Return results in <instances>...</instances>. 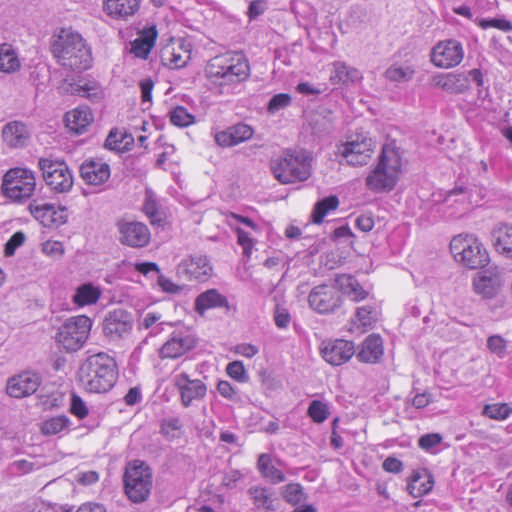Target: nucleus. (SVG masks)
I'll return each instance as SVG.
<instances>
[{"instance_id": "45", "label": "nucleus", "mask_w": 512, "mask_h": 512, "mask_svg": "<svg viewBox=\"0 0 512 512\" xmlns=\"http://www.w3.org/2000/svg\"><path fill=\"white\" fill-rule=\"evenodd\" d=\"M170 121L178 127H188L195 122V117L183 106L175 107L170 113Z\"/></svg>"}, {"instance_id": "29", "label": "nucleus", "mask_w": 512, "mask_h": 512, "mask_svg": "<svg viewBox=\"0 0 512 512\" xmlns=\"http://www.w3.org/2000/svg\"><path fill=\"white\" fill-rule=\"evenodd\" d=\"M140 7L139 0H104L103 10L113 19L127 20Z\"/></svg>"}, {"instance_id": "17", "label": "nucleus", "mask_w": 512, "mask_h": 512, "mask_svg": "<svg viewBox=\"0 0 512 512\" xmlns=\"http://www.w3.org/2000/svg\"><path fill=\"white\" fill-rule=\"evenodd\" d=\"M177 271L188 280L205 282L211 277L213 268L207 256L195 254L182 260L178 265Z\"/></svg>"}, {"instance_id": "13", "label": "nucleus", "mask_w": 512, "mask_h": 512, "mask_svg": "<svg viewBox=\"0 0 512 512\" xmlns=\"http://www.w3.org/2000/svg\"><path fill=\"white\" fill-rule=\"evenodd\" d=\"M133 324V316L130 312L122 308L114 309L104 318L102 332L108 342L119 343L131 335Z\"/></svg>"}, {"instance_id": "56", "label": "nucleus", "mask_w": 512, "mask_h": 512, "mask_svg": "<svg viewBox=\"0 0 512 512\" xmlns=\"http://www.w3.org/2000/svg\"><path fill=\"white\" fill-rule=\"evenodd\" d=\"M372 313L373 308L371 306H362L357 308L356 318L358 323L364 327L370 326L374 322Z\"/></svg>"}, {"instance_id": "54", "label": "nucleus", "mask_w": 512, "mask_h": 512, "mask_svg": "<svg viewBox=\"0 0 512 512\" xmlns=\"http://www.w3.org/2000/svg\"><path fill=\"white\" fill-rule=\"evenodd\" d=\"M442 441V436L438 433L425 434L419 438L418 445L425 451H430Z\"/></svg>"}, {"instance_id": "24", "label": "nucleus", "mask_w": 512, "mask_h": 512, "mask_svg": "<svg viewBox=\"0 0 512 512\" xmlns=\"http://www.w3.org/2000/svg\"><path fill=\"white\" fill-rule=\"evenodd\" d=\"M356 358L363 363L375 364L380 361L384 354L383 341L380 335L371 334L362 342Z\"/></svg>"}, {"instance_id": "42", "label": "nucleus", "mask_w": 512, "mask_h": 512, "mask_svg": "<svg viewBox=\"0 0 512 512\" xmlns=\"http://www.w3.org/2000/svg\"><path fill=\"white\" fill-rule=\"evenodd\" d=\"M414 74V69L409 65H392L385 71L386 79L397 83L410 81Z\"/></svg>"}, {"instance_id": "15", "label": "nucleus", "mask_w": 512, "mask_h": 512, "mask_svg": "<svg viewBox=\"0 0 512 512\" xmlns=\"http://www.w3.org/2000/svg\"><path fill=\"white\" fill-rule=\"evenodd\" d=\"M463 58V46L455 39L440 41L431 51V62L439 68L455 67L462 62Z\"/></svg>"}, {"instance_id": "64", "label": "nucleus", "mask_w": 512, "mask_h": 512, "mask_svg": "<svg viewBox=\"0 0 512 512\" xmlns=\"http://www.w3.org/2000/svg\"><path fill=\"white\" fill-rule=\"evenodd\" d=\"M217 391L221 396L227 399H233L236 394L234 387L225 380H221L217 384Z\"/></svg>"}, {"instance_id": "2", "label": "nucleus", "mask_w": 512, "mask_h": 512, "mask_svg": "<svg viewBox=\"0 0 512 512\" xmlns=\"http://www.w3.org/2000/svg\"><path fill=\"white\" fill-rule=\"evenodd\" d=\"M205 74L212 88L220 94H230L236 85L248 79L250 65L242 53H225L209 60Z\"/></svg>"}, {"instance_id": "57", "label": "nucleus", "mask_w": 512, "mask_h": 512, "mask_svg": "<svg viewBox=\"0 0 512 512\" xmlns=\"http://www.w3.org/2000/svg\"><path fill=\"white\" fill-rule=\"evenodd\" d=\"M235 231L237 233L238 244L243 248L244 254L249 256L254 245V240L241 228H236Z\"/></svg>"}, {"instance_id": "16", "label": "nucleus", "mask_w": 512, "mask_h": 512, "mask_svg": "<svg viewBox=\"0 0 512 512\" xmlns=\"http://www.w3.org/2000/svg\"><path fill=\"white\" fill-rule=\"evenodd\" d=\"M196 338L187 331H175L162 345L159 356L162 359H176L196 346Z\"/></svg>"}, {"instance_id": "47", "label": "nucleus", "mask_w": 512, "mask_h": 512, "mask_svg": "<svg viewBox=\"0 0 512 512\" xmlns=\"http://www.w3.org/2000/svg\"><path fill=\"white\" fill-rule=\"evenodd\" d=\"M292 98L287 93H279L274 95L268 102L267 112L271 115L287 108L291 105Z\"/></svg>"}, {"instance_id": "38", "label": "nucleus", "mask_w": 512, "mask_h": 512, "mask_svg": "<svg viewBox=\"0 0 512 512\" xmlns=\"http://www.w3.org/2000/svg\"><path fill=\"white\" fill-rule=\"evenodd\" d=\"M143 212L150 219V222L153 225H160L163 221L162 213L159 211V203L156 194L149 188L145 191Z\"/></svg>"}, {"instance_id": "8", "label": "nucleus", "mask_w": 512, "mask_h": 512, "mask_svg": "<svg viewBox=\"0 0 512 512\" xmlns=\"http://www.w3.org/2000/svg\"><path fill=\"white\" fill-rule=\"evenodd\" d=\"M454 259L469 269L482 268L489 262V255L483 244L474 235L459 234L450 241Z\"/></svg>"}, {"instance_id": "30", "label": "nucleus", "mask_w": 512, "mask_h": 512, "mask_svg": "<svg viewBox=\"0 0 512 512\" xmlns=\"http://www.w3.org/2000/svg\"><path fill=\"white\" fill-rule=\"evenodd\" d=\"M158 32L156 26L140 31L139 36L131 43V53L141 59H147L155 45Z\"/></svg>"}, {"instance_id": "10", "label": "nucleus", "mask_w": 512, "mask_h": 512, "mask_svg": "<svg viewBox=\"0 0 512 512\" xmlns=\"http://www.w3.org/2000/svg\"><path fill=\"white\" fill-rule=\"evenodd\" d=\"M35 176L31 170L25 168H12L7 171L2 181L4 195L14 202L29 199L35 190Z\"/></svg>"}, {"instance_id": "51", "label": "nucleus", "mask_w": 512, "mask_h": 512, "mask_svg": "<svg viewBox=\"0 0 512 512\" xmlns=\"http://www.w3.org/2000/svg\"><path fill=\"white\" fill-rule=\"evenodd\" d=\"M25 239L26 236L22 231L15 232L5 244L4 255L6 257L13 256L16 249L23 245Z\"/></svg>"}, {"instance_id": "27", "label": "nucleus", "mask_w": 512, "mask_h": 512, "mask_svg": "<svg viewBox=\"0 0 512 512\" xmlns=\"http://www.w3.org/2000/svg\"><path fill=\"white\" fill-rule=\"evenodd\" d=\"M28 208L32 216L44 226L59 225L66 222V220L58 214L53 204L33 200Z\"/></svg>"}, {"instance_id": "32", "label": "nucleus", "mask_w": 512, "mask_h": 512, "mask_svg": "<svg viewBox=\"0 0 512 512\" xmlns=\"http://www.w3.org/2000/svg\"><path fill=\"white\" fill-rule=\"evenodd\" d=\"M492 241L497 252L512 259V225H501L492 231Z\"/></svg>"}, {"instance_id": "20", "label": "nucleus", "mask_w": 512, "mask_h": 512, "mask_svg": "<svg viewBox=\"0 0 512 512\" xmlns=\"http://www.w3.org/2000/svg\"><path fill=\"white\" fill-rule=\"evenodd\" d=\"M40 384L41 377L38 374L24 372L8 380L6 391L11 397L23 398L35 393Z\"/></svg>"}, {"instance_id": "36", "label": "nucleus", "mask_w": 512, "mask_h": 512, "mask_svg": "<svg viewBox=\"0 0 512 512\" xmlns=\"http://www.w3.org/2000/svg\"><path fill=\"white\" fill-rule=\"evenodd\" d=\"M258 469L263 477L269 479L272 483H280L285 480V475L271 463L269 454H261L257 462Z\"/></svg>"}, {"instance_id": "41", "label": "nucleus", "mask_w": 512, "mask_h": 512, "mask_svg": "<svg viewBox=\"0 0 512 512\" xmlns=\"http://www.w3.org/2000/svg\"><path fill=\"white\" fill-rule=\"evenodd\" d=\"M70 424L71 421L66 415H59L44 421L41 426V431L44 435H56L67 430Z\"/></svg>"}, {"instance_id": "50", "label": "nucleus", "mask_w": 512, "mask_h": 512, "mask_svg": "<svg viewBox=\"0 0 512 512\" xmlns=\"http://www.w3.org/2000/svg\"><path fill=\"white\" fill-rule=\"evenodd\" d=\"M478 24L483 29L495 28L503 32L512 30V23L504 18L480 19Z\"/></svg>"}, {"instance_id": "26", "label": "nucleus", "mask_w": 512, "mask_h": 512, "mask_svg": "<svg viewBox=\"0 0 512 512\" xmlns=\"http://www.w3.org/2000/svg\"><path fill=\"white\" fill-rule=\"evenodd\" d=\"M432 85L451 94H460L469 88V78L464 74H439L432 78Z\"/></svg>"}, {"instance_id": "6", "label": "nucleus", "mask_w": 512, "mask_h": 512, "mask_svg": "<svg viewBox=\"0 0 512 512\" xmlns=\"http://www.w3.org/2000/svg\"><path fill=\"white\" fill-rule=\"evenodd\" d=\"M311 162L307 151L286 149L271 161V170L282 184L303 182L311 176Z\"/></svg>"}, {"instance_id": "61", "label": "nucleus", "mask_w": 512, "mask_h": 512, "mask_svg": "<svg viewBox=\"0 0 512 512\" xmlns=\"http://www.w3.org/2000/svg\"><path fill=\"white\" fill-rule=\"evenodd\" d=\"M383 469L389 473H399L403 470V463L395 457H387L383 464Z\"/></svg>"}, {"instance_id": "23", "label": "nucleus", "mask_w": 512, "mask_h": 512, "mask_svg": "<svg viewBox=\"0 0 512 512\" xmlns=\"http://www.w3.org/2000/svg\"><path fill=\"white\" fill-rule=\"evenodd\" d=\"M1 136L6 146L23 148L28 145L31 133L25 123L14 120L3 126Z\"/></svg>"}, {"instance_id": "46", "label": "nucleus", "mask_w": 512, "mask_h": 512, "mask_svg": "<svg viewBox=\"0 0 512 512\" xmlns=\"http://www.w3.org/2000/svg\"><path fill=\"white\" fill-rule=\"evenodd\" d=\"M307 414L315 423H323L329 416V407L320 400H313L309 404Z\"/></svg>"}, {"instance_id": "3", "label": "nucleus", "mask_w": 512, "mask_h": 512, "mask_svg": "<svg viewBox=\"0 0 512 512\" xmlns=\"http://www.w3.org/2000/svg\"><path fill=\"white\" fill-rule=\"evenodd\" d=\"M51 52L57 63L71 71L81 72L92 65V53L82 35L72 28H61L53 36Z\"/></svg>"}, {"instance_id": "44", "label": "nucleus", "mask_w": 512, "mask_h": 512, "mask_svg": "<svg viewBox=\"0 0 512 512\" xmlns=\"http://www.w3.org/2000/svg\"><path fill=\"white\" fill-rule=\"evenodd\" d=\"M512 413V407L507 403H494L484 406L482 414L490 419L505 420Z\"/></svg>"}, {"instance_id": "33", "label": "nucleus", "mask_w": 512, "mask_h": 512, "mask_svg": "<svg viewBox=\"0 0 512 512\" xmlns=\"http://www.w3.org/2000/svg\"><path fill=\"white\" fill-rule=\"evenodd\" d=\"M330 74L332 84H348L354 83L361 79V73L358 69L348 66L345 62L335 61Z\"/></svg>"}, {"instance_id": "43", "label": "nucleus", "mask_w": 512, "mask_h": 512, "mask_svg": "<svg viewBox=\"0 0 512 512\" xmlns=\"http://www.w3.org/2000/svg\"><path fill=\"white\" fill-rule=\"evenodd\" d=\"M75 92L91 102H99L103 98L101 86L96 81H86L77 85Z\"/></svg>"}, {"instance_id": "5", "label": "nucleus", "mask_w": 512, "mask_h": 512, "mask_svg": "<svg viewBox=\"0 0 512 512\" xmlns=\"http://www.w3.org/2000/svg\"><path fill=\"white\" fill-rule=\"evenodd\" d=\"M401 167L399 152L390 145L383 146L377 165L365 178L367 189L374 193L392 191L397 184Z\"/></svg>"}, {"instance_id": "48", "label": "nucleus", "mask_w": 512, "mask_h": 512, "mask_svg": "<svg viewBox=\"0 0 512 512\" xmlns=\"http://www.w3.org/2000/svg\"><path fill=\"white\" fill-rule=\"evenodd\" d=\"M283 497L291 505H297L305 499L303 488L298 483H290L285 486Z\"/></svg>"}, {"instance_id": "39", "label": "nucleus", "mask_w": 512, "mask_h": 512, "mask_svg": "<svg viewBox=\"0 0 512 512\" xmlns=\"http://www.w3.org/2000/svg\"><path fill=\"white\" fill-rule=\"evenodd\" d=\"M99 297L100 291L89 283L84 284L77 289L75 295L73 296V301L78 306H85L96 303Z\"/></svg>"}, {"instance_id": "31", "label": "nucleus", "mask_w": 512, "mask_h": 512, "mask_svg": "<svg viewBox=\"0 0 512 512\" xmlns=\"http://www.w3.org/2000/svg\"><path fill=\"white\" fill-rule=\"evenodd\" d=\"M434 486V479L432 474L426 470H416L409 478L407 490L409 494L418 498L425 494H428Z\"/></svg>"}, {"instance_id": "28", "label": "nucleus", "mask_w": 512, "mask_h": 512, "mask_svg": "<svg viewBox=\"0 0 512 512\" xmlns=\"http://www.w3.org/2000/svg\"><path fill=\"white\" fill-rule=\"evenodd\" d=\"M93 114L88 106L77 107L65 114L66 127L75 134H83L93 122Z\"/></svg>"}, {"instance_id": "21", "label": "nucleus", "mask_w": 512, "mask_h": 512, "mask_svg": "<svg viewBox=\"0 0 512 512\" xmlns=\"http://www.w3.org/2000/svg\"><path fill=\"white\" fill-rule=\"evenodd\" d=\"M110 174V166L101 158L86 159L80 166V176L88 185H102Z\"/></svg>"}, {"instance_id": "53", "label": "nucleus", "mask_w": 512, "mask_h": 512, "mask_svg": "<svg viewBox=\"0 0 512 512\" xmlns=\"http://www.w3.org/2000/svg\"><path fill=\"white\" fill-rule=\"evenodd\" d=\"M226 372L231 378L239 382H244L247 379L244 365L240 361H233L229 363L227 365Z\"/></svg>"}, {"instance_id": "18", "label": "nucleus", "mask_w": 512, "mask_h": 512, "mask_svg": "<svg viewBox=\"0 0 512 512\" xmlns=\"http://www.w3.org/2000/svg\"><path fill=\"white\" fill-rule=\"evenodd\" d=\"M118 230L120 233L119 240L124 245L142 248L150 242V231L142 222H121L118 224Z\"/></svg>"}, {"instance_id": "14", "label": "nucleus", "mask_w": 512, "mask_h": 512, "mask_svg": "<svg viewBox=\"0 0 512 512\" xmlns=\"http://www.w3.org/2000/svg\"><path fill=\"white\" fill-rule=\"evenodd\" d=\"M172 382L179 393L181 405L185 408L203 400L207 394V385L200 379H191L186 372L174 375Z\"/></svg>"}, {"instance_id": "62", "label": "nucleus", "mask_w": 512, "mask_h": 512, "mask_svg": "<svg viewBox=\"0 0 512 512\" xmlns=\"http://www.w3.org/2000/svg\"><path fill=\"white\" fill-rule=\"evenodd\" d=\"M153 87H154V82L152 81L151 78L143 79L140 82L141 97H142L143 102L151 101Z\"/></svg>"}, {"instance_id": "25", "label": "nucleus", "mask_w": 512, "mask_h": 512, "mask_svg": "<svg viewBox=\"0 0 512 512\" xmlns=\"http://www.w3.org/2000/svg\"><path fill=\"white\" fill-rule=\"evenodd\" d=\"M214 308H225L227 311L231 308L227 297L217 289H208L196 297L194 309L199 315L202 316L207 310Z\"/></svg>"}, {"instance_id": "9", "label": "nucleus", "mask_w": 512, "mask_h": 512, "mask_svg": "<svg viewBox=\"0 0 512 512\" xmlns=\"http://www.w3.org/2000/svg\"><path fill=\"white\" fill-rule=\"evenodd\" d=\"M91 327L92 320L85 315L70 317L58 328L55 340L66 352H76L86 343Z\"/></svg>"}, {"instance_id": "4", "label": "nucleus", "mask_w": 512, "mask_h": 512, "mask_svg": "<svg viewBox=\"0 0 512 512\" xmlns=\"http://www.w3.org/2000/svg\"><path fill=\"white\" fill-rule=\"evenodd\" d=\"M80 381L84 388L93 393H106L118 379L115 359L105 352L89 356L80 366Z\"/></svg>"}, {"instance_id": "22", "label": "nucleus", "mask_w": 512, "mask_h": 512, "mask_svg": "<svg viewBox=\"0 0 512 512\" xmlns=\"http://www.w3.org/2000/svg\"><path fill=\"white\" fill-rule=\"evenodd\" d=\"M254 129L245 123H237L215 134V141L221 147H232L252 138Z\"/></svg>"}, {"instance_id": "63", "label": "nucleus", "mask_w": 512, "mask_h": 512, "mask_svg": "<svg viewBox=\"0 0 512 512\" xmlns=\"http://www.w3.org/2000/svg\"><path fill=\"white\" fill-rule=\"evenodd\" d=\"M356 226L363 232H369L374 227L372 216L362 214L356 218Z\"/></svg>"}, {"instance_id": "1", "label": "nucleus", "mask_w": 512, "mask_h": 512, "mask_svg": "<svg viewBox=\"0 0 512 512\" xmlns=\"http://www.w3.org/2000/svg\"><path fill=\"white\" fill-rule=\"evenodd\" d=\"M339 292L351 297L355 302L368 297V292L354 276L339 274L334 279V286L321 284L311 290L308 296L309 305L320 314L333 313L342 305V297Z\"/></svg>"}, {"instance_id": "19", "label": "nucleus", "mask_w": 512, "mask_h": 512, "mask_svg": "<svg viewBox=\"0 0 512 512\" xmlns=\"http://www.w3.org/2000/svg\"><path fill=\"white\" fill-rule=\"evenodd\" d=\"M321 354L326 362L333 366H339L351 359L355 354V347L351 341L336 339L323 342Z\"/></svg>"}, {"instance_id": "60", "label": "nucleus", "mask_w": 512, "mask_h": 512, "mask_svg": "<svg viewBox=\"0 0 512 512\" xmlns=\"http://www.w3.org/2000/svg\"><path fill=\"white\" fill-rule=\"evenodd\" d=\"M267 9V4L265 0H253L247 11V15L250 20H253L263 14Z\"/></svg>"}, {"instance_id": "11", "label": "nucleus", "mask_w": 512, "mask_h": 512, "mask_svg": "<svg viewBox=\"0 0 512 512\" xmlns=\"http://www.w3.org/2000/svg\"><path fill=\"white\" fill-rule=\"evenodd\" d=\"M376 141L364 134H357L337 147V153L351 166L368 164L376 148Z\"/></svg>"}, {"instance_id": "58", "label": "nucleus", "mask_w": 512, "mask_h": 512, "mask_svg": "<svg viewBox=\"0 0 512 512\" xmlns=\"http://www.w3.org/2000/svg\"><path fill=\"white\" fill-rule=\"evenodd\" d=\"M157 283L163 292L169 294H178L183 289L182 286L175 284L171 279L162 274L158 275Z\"/></svg>"}, {"instance_id": "7", "label": "nucleus", "mask_w": 512, "mask_h": 512, "mask_svg": "<svg viewBox=\"0 0 512 512\" xmlns=\"http://www.w3.org/2000/svg\"><path fill=\"white\" fill-rule=\"evenodd\" d=\"M123 488L132 503L146 502L153 488V472L149 465L141 460L128 462L123 474Z\"/></svg>"}, {"instance_id": "52", "label": "nucleus", "mask_w": 512, "mask_h": 512, "mask_svg": "<svg viewBox=\"0 0 512 512\" xmlns=\"http://www.w3.org/2000/svg\"><path fill=\"white\" fill-rule=\"evenodd\" d=\"M274 321L278 328H280V329L287 328L291 321V316H290L289 311L285 307L277 304L275 306V310H274Z\"/></svg>"}, {"instance_id": "35", "label": "nucleus", "mask_w": 512, "mask_h": 512, "mask_svg": "<svg viewBox=\"0 0 512 512\" xmlns=\"http://www.w3.org/2000/svg\"><path fill=\"white\" fill-rule=\"evenodd\" d=\"M20 68V61L15 50L9 44L0 45V71L13 73Z\"/></svg>"}, {"instance_id": "40", "label": "nucleus", "mask_w": 512, "mask_h": 512, "mask_svg": "<svg viewBox=\"0 0 512 512\" xmlns=\"http://www.w3.org/2000/svg\"><path fill=\"white\" fill-rule=\"evenodd\" d=\"M248 494L257 509L274 510L273 499L267 488L258 486L251 487L248 490Z\"/></svg>"}, {"instance_id": "59", "label": "nucleus", "mask_w": 512, "mask_h": 512, "mask_svg": "<svg viewBox=\"0 0 512 512\" xmlns=\"http://www.w3.org/2000/svg\"><path fill=\"white\" fill-rule=\"evenodd\" d=\"M182 427V423L179 418L173 417L163 420L161 431L164 435L174 437V432L179 431Z\"/></svg>"}, {"instance_id": "49", "label": "nucleus", "mask_w": 512, "mask_h": 512, "mask_svg": "<svg viewBox=\"0 0 512 512\" xmlns=\"http://www.w3.org/2000/svg\"><path fill=\"white\" fill-rule=\"evenodd\" d=\"M487 348L499 358H504L507 354V341L501 335H492L487 339Z\"/></svg>"}, {"instance_id": "12", "label": "nucleus", "mask_w": 512, "mask_h": 512, "mask_svg": "<svg viewBox=\"0 0 512 512\" xmlns=\"http://www.w3.org/2000/svg\"><path fill=\"white\" fill-rule=\"evenodd\" d=\"M46 184L55 192H68L73 186V176L64 161L40 158L38 162Z\"/></svg>"}, {"instance_id": "55", "label": "nucleus", "mask_w": 512, "mask_h": 512, "mask_svg": "<svg viewBox=\"0 0 512 512\" xmlns=\"http://www.w3.org/2000/svg\"><path fill=\"white\" fill-rule=\"evenodd\" d=\"M70 411L73 415L77 416L79 419H83L88 415V408L85 402L81 399V397L77 395H73L71 399V407Z\"/></svg>"}, {"instance_id": "37", "label": "nucleus", "mask_w": 512, "mask_h": 512, "mask_svg": "<svg viewBox=\"0 0 512 512\" xmlns=\"http://www.w3.org/2000/svg\"><path fill=\"white\" fill-rule=\"evenodd\" d=\"M339 206V199L335 195H331L319 200L313 209L312 220L315 224H321L324 217Z\"/></svg>"}, {"instance_id": "34", "label": "nucleus", "mask_w": 512, "mask_h": 512, "mask_svg": "<svg viewBox=\"0 0 512 512\" xmlns=\"http://www.w3.org/2000/svg\"><path fill=\"white\" fill-rule=\"evenodd\" d=\"M499 287V281L496 276L477 274L473 279L474 291L484 298H492Z\"/></svg>"}]
</instances>
